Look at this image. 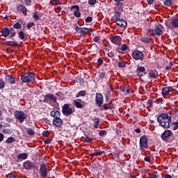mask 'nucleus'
I'll use <instances>...</instances> for the list:
<instances>
[{
    "label": "nucleus",
    "instance_id": "f257e3e1",
    "mask_svg": "<svg viewBox=\"0 0 178 178\" xmlns=\"http://www.w3.org/2000/svg\"><path fill=\"white\" fill-rule=\"evenodd\" d=\"M157 122L161 127L169 129L170 123H172V117L169 116L168 113H163L158 116Z\"/></svg>",
    "mask_w": 178,
    "mask_h": 178
},
{
    "label": "nucleus",
    "instance_id": "f03ea898",
    "mask_svg": "<svg viewBox=\"0 0 178 178\" xmlns=\"http://www.w3.org/2000/svg\"><path fill=\"white\" fill-rule=\"evenodd\" d=\"M163 26L159 23H156L154 24V29H151L149 31V34L152 37H159L163 34Z\"/></svg>",
    "mask_w": 178,
    "mask_h": 178
},
{
    "label": "nucleus",
    "instance_id": "7ed1b4c3",
    "mask_svg": "<svg viewBox=\"0 0 178 178\" xmlns=\"http://www.w3.org/2000/svg\"><path fill=\"white\" fill-rule=\"evenodd\" d=\"M22 83H34L35 81V74L31 72H26L21 76Z\"/></svg>",
    "mask_w": 178,
    "mask_h": 178
},
{
    "label": "nucleus",
    "instance_id": "20e7f679",
    "mask_svg": "<svg viewBox=\"0 0 178 178\" xmlns=\"http://www.w3.org/2000/svg\"><path fill=\"white\" fill-rule=\"evenodd\" d=\"M39 175L42 178H47L49 175V170H48L46 163H42L40 165Z\"/></svg>",
    "mask_w": 178,
    "mask_h": 178
},
{
    "label": "nucleus",
    "instance_id": "39448f33",
    "mask_svg": "<svg viewBox=\"0 0 178 178\" xmlns=\"http://www.w3.org/2000/svg\"><path fill=\"white\" fill-rule=\"evenodd\" d=\"M139 145L140 151L144 152L145 149H148V139L147 136H143L140 138Z\"/></svg>",
    "mask_w": 178,
    "mask_h": 178
},
{
    "label": "nucleus",
    "instance_id": "423d86ee",
    "mask_svg": "<svg viewBox=\"0 0 178 178\" xmlns=\"http://www.w3.org/2000/svg\"><path fill=\"white\" fill-rule=\"evenodd\" d=\"M14 116L17 120H19V123H23L25 119H27V115L24 114L23 111H16L14 113Z\"/></svg>",
    "mask_w": 178,
    "mask_h": 178
},
{
    "label": "nucleus",
    "instance_id": "0eeeda50",
    "mask_svg": "<svg viewBox=\"0 0 178 178\" xmlns=\"http://www.w3.org/2000/svg\"><path fill=\"white\" fill-rule=\"evenodd\" d=\"M44 99H43V102L44 104H48L49 101H52L54 104H56L57 97H55L54 94L48 93L47 95H42Z\"/></svg>",
    "mask_w": 178,
    "mask_h": 178
},
{
    "label": "nucleus",
    "instance_id": "6e6552de",
    "mask_svg": "<svg viewBox=\"0 0 178 178\" xmlns=\"http://www.w3.org/2000/svg\"><path fill=\"white\" fill-rule=\"evenodd\" d=\"M23 167L26 170H33L34 169H38V167L35 165V163L30 161H26L24 163Z\"/></svg>",
    "mask_w": 178,
    "mask_h": 178
},
{
    "label": "nucleus",
    "instance_id": "1a4fd4ad",
    "mask_svg": "<svg viewBox=\"0 0 178 178\" xmlns=\"http://www.w3.org/2000/svg\"><path fill=\"white\" fill-rule=\"evenodd\" d=\"M75 31L77 33V34H80L81 35H86V34H88V33H91V29L86 27L81 28L79 26H76Z\"/></svg>",
    "mask_w": 178,
    "mask_h": 178
},
{
    "label": "nucleus",
    "instance_id": "9d476101",
    "mask_svg": "<svg viewBox=\"0 0 178 178\" xmlns=\"http://www.w3.org/2000/svg\"><path fill=\"white\" fill-rule=\"evenodd\" d=\"M132 56L135 60H143V59H144V53H143V51L136 50L132 52Z\"/></svg>",
    "mask_w": 178,
    "mask_h": 178
},
{
    "label": "nucleus",
    "instance_id": "9b49d317",
    "mask_svg": "<svg viewBox=\"0 0 178 178\" xmlns=\"http://www.w3.org/2000/svg\"><path fill=\"white\" fill-rule=\"evenodd\" d=\"M95 104L99 108L102 106V104H104V97L102 96V94L96 93Z\"/></svg>",
    "mask_w": 178,
    "mask_h": 178
},
{
    "label": "nucleus",
    "instance_id": "f8f14e48",
    "mask_svg": "<svg viewBox=\"0 0 178 178\" xmlns=\"http://www.w3.org/2000/svg\"><path fill=\"white\" fill-rule=\"evenodd\" d=\"M173 136V132L170 130H165L162 134H161V138L163 141H168L169 140L170 137H172Z\"/></svg>",
    "mask_w": 178,
    "mask_h": 178
},
{
    "label": "nucleus",
    "instance_id": "ddd939ff",
    "mask_svg": "<svg viewBox=\"0 0 178 178\" xmlns=\"http://www.w3.org/2000/svg\"><path fill=\"white\" fill-rule=\"evenodd\" d=\"M63 115H72L73 113V109L69 106L68 104H65L63 106Z\"/></svg>",
    "mask_w": 178,
    "mask_h": 178
},
{
    "label": "nucleus",
    "instance_id": "4468645a",
    "mask_svg": "<svg viewBox=\"0 0 178 178\" xmlns=\"http://www.w3.org/2000/svg\"><path fill=\"white\" fill-rule=\"evenodd\" d=\"M16 9L17 12H20L24 15V16H27V8H26L23 4L17 5Z\"/></svg>",
    "mask_w": 178,
    "mask_h": 178
},
{
    "label": "nucleus",
    "instance_id": "2eb2a0df",
    "mask_svg": "<svg viewBox=\"0 0 178 178\" xmlns=\"http://www.w3.org/2000/svg\"><path fill=\"white\" fill-rule=\"evenodd\" d=\"M110 40L111 42L115 45H120V43L122 42V38L119 35L113 36L110 38Z\"/></svg>",
    "mask_w": 178,
    "mask_h": 178
},
{
    "label": "nucleus",
    "instance_id": "dca6fc26",
    "mask_svg": "<svg viewBox=\"0 0 178 178\" xmlns=\"http://www.w3.org/2000/svg\"><path fill=\"white\" fill-rule=\"evenodd\" d=\"M173 91V87L172 86H168L165 88H163L161 90V94L163 97H166L167 95H169V92Z\"/></svg>",
    "mask_w": 178,
    "mask_h": 178
},
{
    "label": "nucleus",
    "instance_id": "f3484780",
    "mask_svg": "<svg viewBox=\"0 0 178 178\" xmlns=\"http://www.w3.org/2000/svg\"><path fill=\"white\" fill-rule=\"evenodd\" d=\"M144 72H145V67L143 66H138L136 69L137 76L141 79V77H144Z\"/></svg>",
    "mask_w": 178,
    "mask_h": 178
},
{
    "label": "nucleus",
    "instance_id": "a211bd4d",
    "mask_svg": "<svg viewBox=\"0 0 178 178\" xmlns=\"http://www.w3.org/2000/svg\"><path fill=\"white\" fill-rule=\"evenodd\" d=\"M53 124L56 127H62L63 126V121L60 118H54L53 120Z\"/></svg>",
    "mask_w": 178,
    "mask_h": 178
},
{
    "label": "nucleus",
    "instance_id": "6ab92c4d",
    "mask_svg": "<svg viewBox=\"0 0 178 178\" xmlns=\"http://www.w3.org/2000/svg\"><path fill=\"white\" fill-rule=\"evenodd\" d=\"M115 23L118 26H120V27L124 28L126 26H127V22L123 19H117L115 21Z\"/></svg>",
    "mask_w": 178,
    "mask_h": 178
},
{
    "label": "nucleus",
    "instance_id": "aec40b11",
    "mask_svg": "<svg viewBox=\"0 0 178 178\" xmlns=\"http://www.w3.org/2000/svg\"><path fill=\"white\" fill-rule=\"evenodd\" d=\"M5 80L9 84H15V83H16V79H15V76H13L12 75L6 76Z\"/></svg>",
    "mask_w": 178,
    "mask_h": 178
},
{
    "label": "nucleus",
    "instance_id": "412c9836",
    "mask_svg": "<svg viewBox=\"0 0 178 178\" xmlns=\"http://www.w3.org/2000/svg\"><path fill=\"white\" fill-rule=\"evenodd\" d=\"M122 51L123 52L124 51H130V48L129 47V46L126 44H124L122 45L121 47H118L117 48V52H119V54H122Z\"/></svg>",
    "mask_w": 178,
    "mask_h": 178
},
{
    "label": "nucleus",
    "instance_id": "4be33fe9",
    "mask_svg": "<svg viewBox=\"0 0 178 178\" xmlns=\"http://www.w3.org/2000/svg\"><path fill=\"white\" fill-rule=\"evenodd\" d=\"M113 108V104L109 102L108 104H104L100 107V111H108V109H112Z\"/></svg>",
    "mask_w": 178,
    "mask_h": 178
},
{
    "label": "nucleus",
    "instance_id": "5701e85b",
    "mask_svg": "<svg viewBox=\"0 0 178 178\" xmlns=\"http://www.w3.org/2000/svg\"><path fill=\"white\" fill-rule=\"evenodd\" d=\"M149 76L151 79H158V76H159V74L156 70H151L149 71Z\"/></svg>",
    "mask_w": 178,
    "mask_h": 178
},
{
    "label": "nucleus",
    "instance_id": "b1692460",
    "mask_svg": "<svg viewBox=\"0 0 178 178\" xmlns=\"http://www.w3.org/2000/svg\"><path fill=\"white\" fill-rule=\"evenodd\" d=\"M13 40L14 41H6V45H7L8 47H20V44H19V43H17V42H16L15 39Z\"/></svg>",
    "mask_w": 178,
    "mask_h": 178
},
{
    "label": "nucleus",
    "instance_id": "393cba45",
    "mask_svg": "<svg viewBox=\"0 0 178 178\" xmlns=\"http://www.w3.org/2000/svg\"><path fill=\"white\" fill-rule=\"evenodd\" d=\"M2 37H4L6 38L7 37H9V28L4 27L1 31Z\"/></svg>",
    "mask_w": 178,
    "mask_h": 178
},
{
    "label": "nucleus",
    "instance_id": "a878e982",
    "mask_svg": "<svg viewBox=\"0 0 178 178\" xmlns=\"http://www.w3.org/2000/svg\"><path fill=\"white\" fill-rule=\"evenodd\" d=\"M80 101H81V99H80L74 100V106H76V108H78L79 109H81L84 107V106L81 103H80Z\"/></svg>",
    "mask_w": 178,
    "mask_h": 178
},
{
    "label": "nucleus",
    "instance_id": "bb28decb",
    "mask_svg": "<svg viewBox=\"0 0 178 178\" xmlns=\"http://www.w3.org/2000/svg\"><path fill=\"white\" fill-rule=\"evenodd\" d=\"M42 16V15L41 14V13L35 11L33 13V19H34V20H35L36 22H38V20H40V17H41Z\"/></svg>",
    "mask_w": 178,
    "mask_h": 178
},
{
    "label": "nucleus",
    "instance_id": "cd10ccee",
    "mask_svg": "<svg viewBox=\"0 0 178 178\" xmlns=\"http://www.w3.org/2000/svg\"><path fill=\"white\" fill-rule=\"evenodd\" d=\"M140 41L142 42H145V44H149L150 42H152V38L143 36L140 38Z\"/></svg>",
    "mask_w": 178,
    "mask_h": 178
},
{
    "label": "nucleus",
    "instance_id": "c85d7f7f",
    "mask_svg": "<svg viewBox=\"0 0 178 178\" xmlns=\"http://www.w3.org/2000/svg\"><path fill=\"white\" fill-rule=\"evenodd\" d=\"M172 29H178V18L171 19Z\"/></svg>",
    "mask_w": 178,
    "mask_h": 178
},
{
    "label": "nucleus",
    "instance_id": "c756f323",
    "mask_svg": "<svg viewBox=\"0 0 178 178\" xmlns=\"http://www.w3.org/2000/svg\"><path fill=\"white\" fill-rule=\"evenodd\" d=\"M74 8H76V11H74V16L75 17H80L81 16V13L80 12V6H75Z\"/></svg>",
    "mask_w": 178,
    "mask_h": 178
},
{
    "label": "nucleus",
    "instance_id": "7c9ffc66",
    "mask_svg": "<svg viewBox=\"0 0 178 178\" xmlns=\"http://www.w3.org/2000/svg\"><path fill=\"white\" fill-rule=\"evenodd\" d=\"M103 154H105V151H99L89 154V156H99L101 155H103Z\"/></svg>",
    "mask_w": 178,
    "mask_h": 178
},
{
    "label": "nucleus",
    "instance_id": "2f4dec72",
    "mask_svg": "<svg viewBox=\"0 0 178 178\" xmlns=\"http://www.w3.org/2000/svg\"><path fill=\"white\" fill-rule=\"evenodd\" d=\"M29 155L27 154V153H22L19 155L17 156V158H18V159H22V160H24V159H27Z\"/></svg>",
    "mask_w": 178,
    "mask_h": 178
},
{
    "label": "nucleus",
    "instance_id": "473e14b6",
    "mask_svg": "<svg viewBox=\"0 0 178 178\" xmlns=\"http://www.w3.org/2000/svg\"><path fill=\"white\" fill-rule=\"evenodd\" d=\"M63 3L59 0H50V5L53 6H56L57 5H63Z\"/></svg>",
    "mask_w": 178,
    "mask_h": 178
},
{
    "label": "nucleus",
    "instance_id": "72a5a7b5",
    "mask_svg": "<svg viewBox=\"0 0 178 178\" xmlns=\"http://www.w3.org/2000/svg\"><path fill=\"white\" fill-rule=\"evenodd\" d=\"M9 35H10V38H13L15 35H16V31H15V29L13 27L9 29Z\"/></svg>",
    "mask_w": 178,
    "mask_h": 178
},
{
    "label": "nucleus",
    "instance_id": "f704fd0d",
    "mask_svg": "<svg viewBox=\"0 0 178 178\" xmlns=\"http://www.w3.org/2000/svg\"><path fill=\"white\" fill-rule=\"evenodd\" d=\"M16 139L14 137H9L5 141L6 144H12V143H15Z\"/></svg>",
    "mask_w": 178,
    "mask_h": 178
},
{
    "label": "nucleus",
    "instance_id": "c9c22d12",
    "mask_svg": "<svg viewBox=\"0 0 178 178\" xmlns=\"http://www.w3.org/2000/svg\"><path fill=\"white\" fill-rule=\"evenodd\" d=\"M94 120V126L95 129H98V126H99V118L92 119Z\"/></svg>",
    "mask_w": 178,
    "mask_h": 178
},
{
    "label": "nucleus",
    "instance_id": "e433bc0d",
    "mask_svg": "<svg viewBox=\"0 0 178 178\" xmlns=\"http://www.w3.org/2000/svg\"><path fill=\"white\" fill-rule=\"evenodd\" d=\"M79 97H86V90H80L76 95V97L79 98Z\"/></svg>",
    "mask_w": 178,
    "mask_h": 178
},
{
    "label": "nucleus",
    "instance_id": "4c0bfd02",
    "mask_svg": "<svg viewBox=\"0 0 178 178\" xmlns=\"http://www.w3.org/2000/svg\"><path fill=\"white\" fill-rule=\"evenodd\" d=\"M18 37H19V38L20 40H25V38H26V33H24V32L21 31H19L18 33Z\"/></svg>",
    "mask_w": 178,
    "mask_h": 178
},
{
    "label": "nucleus",
    "instance_id": "58836bf2",
    "mask_svg": "<svg viewBox=\"0 0 178 178\" xmlns=\"http://www.w3.org/2000/svg\"><path fill=\"white\" fill-rule=\"evenodd\" d=\"M165 26L168 27V29H173V25L172 24V19H168L165 21Z\"/></svg>",
    "mask_w": 178,
    "mask_h": 178
},
{
    "label": "nucleus",
    "instance_id": "ea45409f",
    "mask_svg": "<svg viewBox=\"0 0 178 178\" xmlns=\"http://www.w3.org/2000/svg\"><path fill=\"white\" fill-rule=\"evenodd\" d=\"M13 29H15V30H20L22 29V24L20 22H16L13 25Z\"/></svg>",
    "mask_w": 178,
    "mask_h": 178
},
{
    "label": "nucleus",
    "instance_id": "a19ab883",
    "mask_svg": "<svg viewBox=\"0 0 178 178\" xmlns=\"http://www.w3.org/2000/svg\"><path fill=\"white\" fill-rule=\"evenodd\" d=\"M122 15V13L120 12H116L114 13V16L113 17V19L115 20V22L116 20H118V19H120L119 17H120V16Z\"/></svg>",
    "mask_w": 178,
    "mask_h": 178
},
{
    "label": "nucleus",
    "instance_id": "79ce46f5",
    "mask_svg": "<svg viewBox=\"0 0 178 178\" xmlns=\"http://www.w3.org/2000/svg\"><path fill=\"white\" fill-rule=\"evenodd\" d=\"M106 134H108V132L105 130H101L99 132V136L100 137H105V136H106Z\"/></svg>",
    "mask_w": 178,
    "mask_h": 178
},
{
    "label": "nucleus",
    "instance_id": "37998d69",
    "mask_svg": "<svg viewBox=\"0 0 178 178\" xmlns=\"http://www.w3.org/2000/svg\"><path fill=\"white\" fill-rule=\"evenodd\" d=\"M172 3H173L172 0H165L164 1V5L165 6H170V5H172Z\"/></svg>",
    "mask_w": 178,
    "mask_h": 178
},
{
    "label": "nucleus",
    "instance_id": "c03bdc74",
    "mask_svg": "<svg viewBox=\"0 0 178 178\" xmlns=\"http://www.w3.org/2000/svg\"><path fill=\"white\" fill-rule=\"evenodd\" d=\"M118 67L120 68L126 67V62L124 61L118 62Z\"/></svg>",
    "mask_w": 178,
    "mask_h": 178
},
{
    "label": "nucleus",
    "instance_id": "a18cd8bd",
    "mask_svg": "<svg viewBox=\"0 0 178 178\" xmlns=\"http://www.w3.org/2000/svg\"><path fill=\"white\" fill-rule=\"evenodd\" d=\"M147 105L149 106V108H152V106H154V100L153 99L147 100Z\"/></svg>",
    "mask_w": 178,
    "mask_h": 178
},
{
    "label": "nucleus",
    "instance_id": "49530a36",
    "mask_svg": "<svg viewBox=\"0 0 178 178\" xmlns=\"http://www.w3.org/2000/svg\"><path fill=\"white\" fill-rule=\"evenodd\" d=\"M26 131L29 136H34V130L33 129L28 128Z\"/></svg>",
    "mask_w": 178,
    "mask_h": 178
},
{
    "label": "nucleus",
    "instance_id": "de8ad7c7",
    "mask_svg": "<svg viewBox=\"0 0 178 178\" xmlns=\"http://www.w3.org/2000/svg\"><path fill=\"white\" fill-rule=\"evenodd\" d=\"M172 129L173 130H177L178 129V120L176 122H172Z\"/></svg>",
    "mask_w": 178,
    "mask_h": 178
},
{
    "label": "nucleus",
    "instance_id": "09e8293b",
    "mask_svg": "<svg viewBox=\"0 0 178 178\" xmlns=\"http://www.w3.org/2000/svg\"><path fill=\"white\" fill-rule=\"evenodd\" d=\"M156 101L158 104H161V105H162V104H165V100L163 99V98H158L156 99Z\"/></svg>",
    "mask_w": 178,
    "mask_h": 178
},
{
    "label": "nucleus",
    "instance_id": "8fccbe9b",
    "mask_svg": "<svg viewBox=\"0 0 178 178\" xmlns=\"http://www.w3.org/2000/svg\"><path fill=\"white\" fill-rule=\"evenodd\" d=\"M42 134L43 137H49V134H51V132H49V131H43Z\"/></svg>",
    "mask_w": 178,
    "mask_h": 178
},
{
    "label": "nucleus",
    "instance_id": "3c124183",
    "mask_svg": "<svg viewBox=\"0 0 178 178\" xmlns=\"http://www.w3.org/2000/svg\"><path fill=\"white\" fill-rule=\"evenodd\" d=\"M34 26H35V23H34V22H29L27 24V29H28V30H30L31 29V27H33Z\"/></svg>",
    "mask_w": 178,
    "mask_h": 178
},
{
    "label": "nucleus",
    "instance_id": "603ef678",
    "mask_svg": "<svg viewBox=\"0 0 178 178\" xmlns=\"http://www.w3.org/2000/svg\"><path fill=\"white\" fill-rule=\"evenodd\" d=\"M54 119H60V111H56L55 112Z\"/></svg>",
    "mask_w": 178,
    "mask_h": 178
},
{
    "label": "nucleus",
    "instance_id": "864d4df0",
    "mask_svg": "<svg viewBox=\"0 0 178 178\" xmlns=\"http://www.w3.org/2000/svg\"><path fill=\"white\" fill-rule=\"evenodd\" d=\"M103 64H104V60H102V58H99L97 59V65L99 66H102Z\"/></svg>",
    "mask_w": 178,
    "mask_h": 178
},
{
    "label": "nucleus",
    "instance_id": "5fc2aeb1",
    "mask_svg": "<svg viewBox=\"0 0 178 178\" xmlns=\"http://www.w3.org/2000/svg\"><path fill=\"white\" fill-rule=\"evenodd\" d=\"M5 88V81L2 79H0V90Z\"/></svg>",
    "mask_w": 178,
    "mask_h": 178
},
{
    "label": "nucleus",
    "instance_id": "6e6d98bb",
    "mask_svg": "<svg viewBox=\"0 0 178 178\" xmlns=\"http://www.w3.org/2000/svg\"><path fill=\"white\" fill-rule=\"evenodd\" d=\"M127 88H129V86H127V85L120 87V90H121V91H122V92H126V90H127Z\"/></svg>",
    "mask_w": 178,
    "mask_h": 178
},
{
    "label": "nucleus",
    "instance_id": "4d7b16f0",
    "mask_svg": "<svg viewBox=\"0 0 178 178\" xmlns=\"http://www.w3.org/2000/svg\"><path fill=\"white\" fill-rule=\"evenodd\" d=\"M86 143H92V138L88 137V136H86L85 138Z\"/></svg>",
    "mask_w": 178,
    "mask_h": 178
},
{
    "label": "nucleus",
    "instance_id": "13d9d810",
    "mask_svg": "<svg viewBox=\"0 0 178 178\" xmlns=\"http://www.w3.org/2000/svg\"><path fill=\"white\" fill-rule=\"evenodd\" d=\"M86 23H91L92 22V17H88L85 19Z\"/></svg>",
    "mask_w": 178,
    "mask_h": 178
},
{
    "label": "nucleus",
    "instance_id": "bf43d9fd",
    "mask_svg": "<svg viewBox=\"0 0 178 178\" xmlns=\"http://www.w3.org/2000/svg\"><path fill=\"white\" fill-rule=\"evenodd\" d=\"M6 178H17L13 173H9L6 175Z\"/></svg>",
    "mask_w": 178,
    "mask_h": 178
},
{
    "label": "nucleus",
    "instance_id": "052dcab7",
    "mask_svg": "<svg viewBox=\"0 0 178 178\" xmlns=\"http://www.w3.org/2000/svg\"><path fill=\"white\" fill-rule=\"evenodd\" d=\"M105 76H106V73H105V72H101L100 74H99V78H100L102 80H104V79H105Z\"/></svg>",
    "mask_w": 178,
    "mask_h": 178
},
{
    "label": "nucleus",
    "instance_id": "680f3d73",
    "mask_svg": "<svg viewBox=\"0 0 178 178\" xmlns=\"http://www.w3.org/2000/svg\"><path fill=\"white\" fill-rule=\"evenodd\" d=\"M26 6H31V0H24Z\"/></svg>",
    "mask_w": 178,
    "mask_h": 178
},
{
    "label": "nucleus",
    "instance_id": "e2e57ef3",
    "mask_svg": "<svg viewBox=\"0 0 178 178\" xmlns=\"http://www.w3.org/2000/svg\"><path fill=\"white\" fill-rule=\"evenodd\" d=\"M89 5H95L97 3V0H88Z\"/></svg>",
    "mask_w": 178,
    "mask_h": 178
},
{
    "label": "nucleus",
    "instance_id": "0e129e2a",
    "mask_svg": "<svg viewBox=\"0 0 178 178\" xmlns=\"http://www.w3.org/2000/svg\"><path fill=\"white\" fill-rule=\"evenodd\" d=\"M172 66H173V63H172V62H170L169 65H167L165 67L166 70H170V69H172Z\"/></svg>",
    "mask_w": 178,
    "mask_h": 178
},
{
    "label": "nucleus",
    "instance_id": "69168bd1",
    "mask_svg": "<svg viewBox=\"0 0 178 178\" xmlns=\"http://www.w3.org/2000/svg\"><path fill=\"white\" fill-rule=\"evenodd\" d=\"M108 58H114L115 57V54H113L112 51H110L107 54Z\"/></svg>",
    "mask_w": 178,
    "mask_h": 178
},
{
    "label": "nucleus",
    "instance_id": "338daca9",
    "mask_svg": "<svg viewBox=\"0 0 178 178\" xmlns=\"http://www.w3.org/2000/svg\"><path fill=\"white\" fill-rule=\"evenodd\" d=\"M129 178H136V175H134V172L129 173Z\"/></svg>",
    "mask_w": 178,
    "mask_h": 178
},
{
    "label": "nucleus",
    "instance_id": "774afa93",
    "mask_svg": "<svg viewBox=\"0 0 178 178\" xmlns=\"http://www.w3.org/2000/svg\"><path fill=\"white\" fill-rule=\"evenodd\" d=\"M93 41H94V42H98V41H99V37L95 36L93 38Z\"/></svg>",
    "mask_w": 178,
    "mask_h": 178
}]
</instances>
